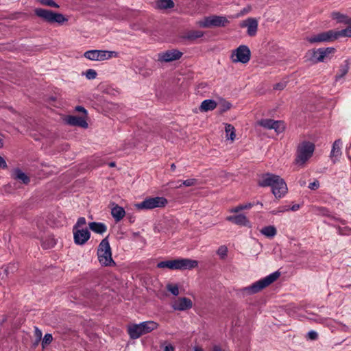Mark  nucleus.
<instances>
[{"instance_id":"obj_1","label":"nucleus","mask_w":351,"mask_h":351,"mask_svg":"<svg viewBox=\"0 0 351 351\" xmlns=\"http://www.w3.org/2000/svg\"><path fill=\"white\" fill-rule=\"evenodd\" d=\"M258 184L261 186H269L276 198H282L287 193V186L285 180L278 175L265 173L261 176Z\"/></svg>"},{"instance_id":"obj_2","label":"nucleus","mask_w":351,"mask_h":351,"mask_svg":"<svg viewBox=\"0 0 351 351\" xmlns=\"http://www.w3.org/2000/svg\"><path fill=\"white\" fill-rule=\"evenodd\" d=\"M315 150V145L309 141H303L300 143L297 149L296 158L295 162L300 167H303L306 162L311 158Z\"/></svg>"},{"instance_id":"obj_3","label":"nucleus","mask_w":351,"mask_h":351,"mask_svg":"<svg viewBox=\"0 0 351 351\" xmlns=\"http://www.w3.org/2000/svg\"><path fill=\"white\" fill-rule=\"evenodd\" d=\"M158 324L154 321H146L138 324L128 326V333L132 339H138L141 335L151 332L158 327Z\"/></svg>"},{"instance_id":"obj_4","label":"nucleus","mask_w":351,"mask_h":351,"mask_svg":"<svg viewBox=\"0 0 351 351\" xmlns=\"http://www.w3.org/2000/svg\"><path fill=\"white\" fill-rule=\"evenodd\" d=\"M230 23L228 17L222 15H210L198 20L196 25L202 28L225 27Z\"/></svg>"},{"instance_id":"obj_5","label":"nucleus","mask_w":351,"mask_h":351,"mask_svg":"<svg viewBox=\"0 0 351 351\" xmlns=\"http://www.w3.org/2000/svg\"><path fill=\"white\" fill-rule=\"evenodd\" d=\"M280 275V272L275 271L267 276L266 277L255 282L250 286L243 288V290L249 294L258 293L276 281L279 278Z\"/></svg>"},{"instance_id":"obj_6","label":"nucleus","mask_w":351,"mask_h":351,"mask_svg":"<svg viewBox=\"0 0 351 351\" xmlns=\"http://www.w3.org/2000/svg\"><path fill=\"white\" fill-rule=\"evenodd\" d=\"M98 259L101 265L110 266L114 264L112 258L111 247L107 238L104 239L97 249Z\"/></svg>"},{"instance_id":"obj_7","label":"nucleus","mask_w":351,"mask_h":351,"mask_svg":"<svg viewBox=\"0 0 351 351\" xmlns=\"http://www.w3.org/2000/svg\"><path fill=\"white\" fill-rule=\"evenodd\" d=\"M34 12L36 16L50 23H57L61 25L68 21L67 18L63 14L56 13L51 10L36 8Z\"/></svg>"},{"instance_id":"obj_8","label":"nucleus","mask_w":351,"mask_h":351,"mask_svg":"<svg viewBox=\"0 0 351 351\" xmlns=\"http://www.w3.org/2000/svg\"><path fill=\"white\" fill-rule=\"evenodd\" d=\"M119 53L114 51L108 50H89L84 53V56L93 61H104L113 58H117Z\"/></svg>"},{"instance_id":"obj_9","label":"nucleus","mask_w":351,"mask_h":351,"mask_svg":"<svg viewBox=\"0 0 351 351\" xmlns=\"http://www.w3.org/2000/svg\"><path fill=\"white\" fill-rule=\"evenodd\" d=\"M167 204V200L162 197H149L142 202L135 204V207L139 210H151L156 208H162Z\"/></svg>"},{"instance_id":"obj_10","label":"nucleus","mask_w":351,"mask_h":351,"mask_svg":"<svg viewBox=\"0 0 351 351\" xmlns=\"http://www.w3.org/2000/svg\"><path fill=\"white\" fill-rule=\"evenodd\" d=\"M251 52L246 45H240L238 48L233 50L230 56L232 62H241L245 64L250 60Z\"/></svg>"},{"instance_id":"obj_11","label":"nucleus","mask_w":351,"mask_h":351,"mask_svg":"<svg viewBox=\"0 0 351 351\" xmlns=\"http://www.w3.org/2000/svg\"><path fill=\"white\" fill-rule=\"evenodd\" d=\"M335 51V48L333 47H327V48H319L317 49H313L309 53L311 54L312 60L319 62H324L327 59H330L331 55H332Z\"/></svg>"},{"instance_id":"obj_12","label":"nucleus","mask_w":351,"mask_h":351,"mask_svg":"<svg viewBox=\"0 0 351 351\" xmlns=\"http://www.w3.org/2000/svg\"><path fill=\"white\" fill-rule=\"evenodd\" d=\"M257 124L266 129H273L277 134L282 133L285 129V125L282 121H274L273 119H265L258 121Z\"/></svg>"},{"instance_id":"obj_13","label":"nucleus","mask_w":351,"mask_h":351,"mask_svg":"<svg viewBox=\"0 0 351 351\" xmlns=\"http://www.w3.org/2000/svg\"><path fill=\"white\" fill-rule=\"evenodd\" d=\"M335 40H337L335 30L322 32L307 38V40L311 43L330 42Z\"/></svg>"},{"instance_id":"obj_14","label":"nucleus","mask_w":351,"mask_h":351,"mask_svg":"<svg viewBox=\"0 0 351 351\" xmlns=\"http://www.w3.org/2000/svg\"><path fill=\"white\" fill-rule=\"evenodd\" d=\"M183 53L178 49H170L158 53V61L161 62H169L174 60H179Z\"/></svg>"},{"instance_id":"obj_15","label":"nucleus","mask_w":351,"mask_h":351,"mask_svg":"<svg viewBox=\"0 0 351 351\" xmlns=\"http://www.w3.org/2000/svg\"><path fill=\"white\" fill-rule=\"evenodd\" d=\"M192 306V300L186 297L178 298L172 303V308L176 311H186L191 308Z\"/></svg>"},{"instance_id":"obj_16","label":"nucleus","mask_w":351,"mask_h":351,"mask_svg":"<svg viewBox=\"0 0 351 351\" xmlns=\"http://www.w3.org/2000/svg\"><path fill=\"white\" fill-rule=\"evenodd\" d=\"M258 20L255 18H248L244 21H243L240 26L241 27L247 28V33L250 36H254L256 35L258 29Z\"/></svg>"},{"instance_id":"obj_17","label":"nucleus","mask_w":351,"mask_h":351,"mask_svg":"<svg viewBox=\"0 0 351 351\" xmlns=\"http://www.w3.org/2000/svg\"><path fill=\"white\" fill-rule=\"evenodd\" d=\"M198 265V262L190 258H177L176 270L192 269Z\"/></svg>"},{"instance_id":"obj_18","label":"nucleus","mask_w":351,"mask_h":351,"mask_svg":"<svg viewBox=\"0 0 351 351\" xmlns=\"http://www.w3.org/2000/svg\"><path fill=\"white\" fill-rule=\"evenodd\" d=\"M74 241L77 245L84 244L90 238L87 229H73Z\"/></svg>"},{"instance_id":"obj_19","label":"nucleus","mask_w":351,"mask_h":351,"mask_svg":"<svg viewBox=\"0 0 351 351\" xmlns=\"http://www.w3.org/2000/svg\"><path fill=\"white\" fill-rule=\"evenodd\" d=\"M226 220L232 222L234 224L250 227V222L244 215L239 214L236 215H230L226 217Z\"/></svg>"},{"instance_id":"obj_20","label":"nucleus","mask_w":351,"mask_h":351,"mask_svg":"<svg viewBox=\"0 0 351 351\" xmlns=\"http://www.w3.org/2000/svg\"><path fill=\"white\" fill-rule=\"evenodd\" d=\"M67 123L71 125L80 126L83 128H88V123L84 118L77 116H68L66 119Z\"/></svg>"},{"instance_id":"obj_21","label":"nucleus","mask_w":351,"mask_h":351,"mask_svg":"<svg viewBox=\"0 0 351 351\" xmlns=\"http://www.w3.org/2000/svg\"><path fill=\"white\" fill-rule=\"evenodd\" d=\"M111 215L116 221H119L125 217V211L123 207L113 203L111 208Z\"/></svg>"},{"instance_id":"obj_22","label":"nucleus","mask_w":351,"mask_h":351,"mask_svg":"<svg viewBox=\"0 0 351 351\" xmlns=\"http://www.w3.org/2000/svg\"><path fill=\"white\" fill-rule=\"evenodd\" d=\"M217 106V102L213 99L204 100L200 106L199 110L201 112H208L213 110Z\"/></svg>"},{"instance_id":"obj_23","label":"nucleus","mask_w":351,"mask_h":351,"mask_svg":"<svg viewBox=\"0 0 351 351\" xmlns=\"http://www.w3.org/2000/svg\"><path fill=\"white\" fill-rule=\"evenodd\" d=\"M342 142L340 139L336 140L332 145L330 157L337 159L341 154Z\"/></svg>"},{"instance_id":"obj_24","label":"nucleus","mask_w":351,"mask_h":351,"mask_svg":"<svg viewBox=\"0 0 351 351\" xmlns=\"http://www.w3.org/2000/svg\"><path fill=\"white\" fill-rule=\"evenodd\" d=\"M12 177L14 179L19 180L25 184H28L30 181L29 178L19 169H16L13 171Z\"/></svg>"},{"instance_id":"obj_25","label":"nucleus","mask_w":351,"mask_h":351,"mask_svg":"<svg viewBox=\"0 0 351 351\" xmlns=\"http://www.w3.org/2000/svg\"><path fill=\"white\" fill-rule=\"evenodd\" d=\"M345 23L349 25L346 28L338 31L335 30L337 39L340 37H351V19H349V20L346 21Z\"/></svg>"},{"instance_id":"obj_26","label":"nucleus","mask_w":351,"mask_h":351,"mask_svg":"<svg viewBox=\"0 0 351 351\" xmlns=\"http://www.w3.org/2000/svg\"><path fill=\"white\" fill-rule=\"evenodd\" d=\"M89 228L92 231L98 234H103L107 230V227L104 223L97 222L90 223Z\"/></svg>"},{"instance_id":"obj_27","label":"nucleus","mask_w":351,"mask_h":351,"mask_svg":"<svg viewBox=\"0 0 351 351\" xmlns=\"http://www.w3.org/2000/svg\"><path fill=\"white\" fill-rule=\"evenodd\" d=\"M204 36V32L200 30H191L186 32L182 38L187 40H195L199 38Z\"/></svg>"},{"instance_id":"obj_28","label":"nucleus","mask_w":351,"mask_h":351,"mask_svg":"<svg viewBox=\"0 0 351 351\" xmlns=\"http://www.w3.org/2000/svg\"><path fill=\"white\" fill-rule=\"evenodd\" d=\"M157 267L161 269L168 268L171 270H176V259L161 261L157 264Z\"/></svg>"},{"instance_id":"obj_29","label":"nucleus","mask_w":351,"mask_h":351,"mask_svg":"<svg viewBox=\"0 0 351 351\" xmlns=\"http://www.w3.org/2000/svg\"><path fill=\"white\" fill-rule=\"evenodd\" d=\"M349 70L348 62L347 60L344 61L343 64H342L339 69L338 73L335 76L336 81L339 80L342 77H343Z\"/></svg>"},{"instance_id":"obj_30","label":"nucleus","mask_w":351,"mask_h":351,"mask_svg":"<svg viewBox=\"0 0 351 351\" xmlns=\"http://www.w3.org/2000/svg\"><path fill=\"white\" fill-rule=\"evenodd\" d=\"M261 232L267 237H274L276 233V228L274 226H268L263 228Z\"/></svg>"},{"instance_id":"obj_31","label":"nucleus","mask_w":351,"mask_h":351,"mask_svg":"<svg viewBox=\"0 0 351 351\" xmlns=\"http://www.w3.org/2000/svg\"><path fill=\"white\" fill-rule=\"evenodd\" d=\"M174 6L172 0H158L156 1V7L160 9L171 8Z\"/></svg>"},{"instance_id":"obj_32","label":"nucleus","mask_w":351,"mask_h":351,"mask_svg":"<svg viewBox=\"0 0 351 351\" xmlns=\"http://www.w3.org/2000/svg\"><path fill=\"white\" fill-rule=\"evenodd\" d=\"M225 131L226 134V138L230 139L232 141L235 138V130L234 128L230 124H226L225 127Z\"/></svg>"},{"instance_id":"obj_33","label":"nucleus","mask_w":351,"mask_h":351,"mask_svg":"<svg viewBox=\"0 0 351 351\" xmlns=\"http://www.w3.org/2000/svg\"><path fill=\"white\" fill-rule=\"evenodd\" d=\"M217 105L222 112L230 110L232 106V104L229 101L223 99H219Z\"/></svg>"},{"instance_id":"obj_34","label":"nucleus","mask_w":351,"mask_h":351,"mask_svg":"<svg viewBox=\"0 0 351 351\" xmlns=\"http://www.w3.org/2000/svg\"><path fill=\"white\" fill-rule=\"evenodd\" d=\"M197 183V180L195 179H188L184 181L179 180L178 182V184L173 186L175 188H180L182 185L185 186H194Z\"/></svg>"},{"instance_id":"obj_35","label":"nucleus","mask_w":351,"mask_h":351,"mask_svg":"<svg viewBox=\"0 0 351 351\" xmlns=\"http://www.w3.org/2000/svg\"><path fill=\"white\" fill-rule=\"evenodd\" d=\"M331 16L333 19L337 20L338 22L340 23H346V21L349 20L348 18H347L346 16L341 14L339 12H332L331 14Z\"/></svg>"},{"instance_id":"obj_36","label":"nucleus","mask_w":351,"mask_h":351,"mask_svg":"<svg viewBox=\"0 0 351 351\" xmlns=\"http://www.w3.org/2000/svg\"><path fill=\"white\" fill-rule=\"evenodd\" d=\"M167 289L175 296L179 295V287L177 285L169 283L167 285Z\"/></svg>"},{"instance_id":"obj_37","label":"nucleus","mask_w":351,"mask_h":351,"mask_svg":"<svg viewBox=\"0 0 351 351\" xmlns=\"http://www.w3.org/2000/svg\"><path fill=\"white\" fill-rule=\"evenodd\" d=\"M252 204H243V205H239L238 206H236L233 208H232L230 212V213H238L242 210H245V209H249L252 207Z\"/></svg>"},{"instance_id":"obj_38","label":"nucleus","mask_w":351,"mask_h":351,"mask_svg":"<svg viewBox=\"0 0 351 351\" xmlns=\"http://www.w3.org/2000/svg\"><path fill=\"white\" fill-rule=\"evenodd\" d=\"M38 1L44 5H47L49 7H53V8H59V5L56 2H54L53 0H38Z\"/></svg>"},{"instance_id":"obj_39","label":"nucleus","mask_w":351,"mask_h":351,"mask_svg":"<svg viewBox=\"0 0 351 351\" xmlns=\"http://www.w3.org/2000/svg\"><path fill=\"white\" fill-rule=\"evenodd\" d=\"M86 77L88 80H93L97 77V72L94 69H88L85 73Z\"/></svg>"},{"instance_id":"obj_40","label":"nucleus","mask_w":351,"mask_h":351,"mask_svg":"<svg viewBox=\"0 0 351 351\" xmlns=\"http://www.w3.org/2000/svg\"><path fill=\"white\" fill-rule=\"evenodd\" d=\"M228 249L226 246L222 245L219 247L217 254L222 258H225L227 255Z\"/></svg>"},{"instance_id":"obj_41","label":"nucleus","mask_w":351,"mask_h":351,"mask_svg":"<svg viewBox=\"0 0 351 351\" xmlns=\"http://www.w3.org/2000/svg\"><path fill=\"white\" fill-rule=\"evenodd\" d=\"M53 337L51 334H46L43 339L42 345L43 347L49 344L52 341Z\"/></svg>"},{"instance_id":"obj_42","label":"nucleus","mask_w":351,"mask_h":351,"mask_svg":"<svg viewBox=\"0 0 351 351\" xmlns=\"http://www.w3.org/2000/svg\"><path fill=\"white\" fill-rule=\"evenodd\" d=\"M289 210V208L288 206H280L276 209L273 210L271 213L272 215H278L281 213H284L285 211H287Z\"/></svg>"},{"instance_id":"obj_43","label":"nucleus","mask_w":351,"mask_h":351,"mask_svg":"<svg viewBox=\"0 0 351 351\" xmlns=\"http://www.w3.org/2000/svg\"><path fill=\"white\" fill-rule=\"evenodd\" d=\"M84 224H86V219L84 217H80L76 224L74 226L73 229H80V228Z\"/></svg>"},{"instance_id":"obj_44","label":"nucleus","mask_w":351,"mask_h":351,"mask_svg":"<svg viewBox=\"0 0 351 351\" xmlns=\"http://www.w3.org/2000/svg\"><path fill=\"white\" fill-rule=\"evenodd\" d=\"M318 335L317 332L314 330H311L307 333V337L311 340H316L317 339Z\"/></svg>"},{"instance_id":"obj_45","label":"nucleus","mask_w":351,"mask_h":351,"mask_svg":"<svg viewBox=\"0 0 351 351\" xmlns=\"http://www.w3.org/2000/svg\"><path fill=\"white\" fill-rule=\"evenodd\" d=\"M319 183L317 180H315L313 182H311L308 185V188L311 190H316L319 188Z\"/></svg>"},{"instance_id":"obj_46","label":"nucleus","mask_w":351,"mask_h":351,"mask_svg":"<svg viewBox=\"0 0 351 351\" xmlns=\"http://www.w3.org/2000/svg\"><path fill=\"white\" fill-rule=\"evenodd\" d=\"M287 86V84L285 82H279L278 84H276L275 86H274V89L276 90H282L284 89Z\"/></svg>"},{"instance_id":"obj_47","label":"nucleus","mask_w":351,"mask_h":351,"mask_svg":"<svg viewBox=\"0 0 351 351\" xmlns=\"http://www.w3.org/2000/svg\"><path fill=\"white\" fill-rule=\"evenodd\" d=\"M251 8L250 7L245 8H243L239 14H238L236 17H239L241 16H243L247 13H248L250 11Z\"/></svg>"},{"instance_id":"obj_48","label":"nucleus","mask_w":351,"mask_h":351,"mask_svg":"<svg viewBox=\"0 0 351 351\" xmlns=\"http://www.w3.org/2000/svg\"><path fill=\"white\" fill-rule=\"evenodd\" d=\"M0 168L5 169L7 168V163L5 160L0 156Z\"/></svg>"},{"instance_id":"obj_49","label":"nucleus","mask_w":351,"mask_h":351,"mask_svg":"<svg viewBox=\"0 0 351 351\" xmlns=\"http://www.w3.org/2000/svg\"><path fill=\"white\" fill-rule=\"evenodd\" d=\"M35 335L38 340H40L41 337H42V332L38 328H35Z\"/></svg>"},{"instance_id":"obj_50","label":"nucleus","mask_w":351,"mask_h":351,"mask_svg":"<svg viewBox=\"0 0 351 351\" xmlns=\"http://www.w3.org/2000/svg\"><path fill=\"white\" fill-rule=\"evenodd\" d=\"M75 110H76L77 111H78V112H83V113H84L85 114H86V113H87L86 110L84 107L80 106H76Z\"/></svg>"},{"instance_id":"obj_51","label":"nucleus","mask_w":351,"mask_h":351,"mask_svg":"<svg viewBox=\"0 0 351 351\" xmlns=\"http://www.w3.org/2000/svg\"><path fill=\"white\" fill-rule=\"evenodd\" d=\"M164 351H174V348L171 345H168L165 347Z\"/></svg>"},{"instance_id":"obj_52","label":"nucleus","mask_w":351,"mask_h":351,"mask_svg":"<svg viewBox=\"0 0 351 351\" xmlns=\"http://www.w3.org/2000/svg\"><path fill=\"white\" fill-rule=\"evenodd\" d=\"M299 208L300 206L298 204H294L290 209L293 211H296L299 209Z\"/></svg>"},{"instance_id":"obj_53","label":"nucleus","mask_w":351,"mask_h":351,"mask_svg":"<svg viewBox=\"0 0 351 351\" xmlns=\"http://www.w3.org/2000/svg\"><path fill=\"white\" fill-rule=\"evenodd\" d=\"M212 351H222L221 348L218 346H214Z\"/></svg>"},{"instance_id":"obj_54","label":"nucleus","mask_w":351,"mask_h":351,"mask_svg":"<svg viewBox=\"0 0 351 351\" xmlns=\"http://www.w3.org/2000/svg\"><path fill=\"white\" fill-rule=\"evenodd\" d=\"M194 351H204V350L201 347L195 346L194 348Z\"/></svg>"},{"instance_id":"obj_55","label":"nucleus","mask_w":351,"mask_h":351,"mask_svg":"<svg viewBox=\"0 0 351 351\" xmlns=\"http://www.w3.org/2000/svg\"><path fill=\"white\" fill-rule=\"evenodd\" d=\"M1 272L5 273H5H7V269H6V268H1V269H0V274H1Z\"/></svg>"},{"instance_id":"obj_56","label":"nucleus","mask_w":351,"mask_h":351,"mask_svg":"<svg viewBox=\"0 0 351 351\" xmlns=\"http://www.w3.org/2000/svg\"><path fill=\"white\" fill-rule=\"evenodd\" d=\"M110 167H114L115 163L114 162H110L109 165Z\"/></svg>"},{"instance_id":"obj_57","label":"nucleus","mask_w":351,"mask_h":351,"mask_svg":"<svg viewBox=\"0 0 351 351\" xmlns=\"http://www.w3.org/2000/svg\"><path fill=\"white\" fill-rule=\"evenodd\" d=\"M3 147V143L1 141V139L0 138V147Z\"/></svg>"},{"instance_id":"obj_58","label":"nucleus","mask_w":351,"mask_h":351,"mask_svg":"<svg viewBox=\"0 0 351 351\" xmlns=\"http://www.w3.org/2000/svg\"><path fill=\"white\" fill-rule=\"evenodd\" d=\"M176 168V166L174 164H172L171 165V169H174Z\"/></svg>"}]
</instances>
